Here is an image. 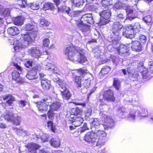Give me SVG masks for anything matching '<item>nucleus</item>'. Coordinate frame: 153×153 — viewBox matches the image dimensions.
I'll list each match as a JSON object with an SVG mask.
<instances>
[{
    "label": "nucleus",
    "mask_w": 153,
    "mask_h": 153,
    "mask_svg": "<svg viewBox=\"0 0 153 153\" xmlns=\"http://www.w3.org/2000/svg\"><path fill=\"white\" fill-rule=\"evenodd\" d=\"M64 52L68 59L74 62L83 64L87 61L83 50L79 47L75 48L73 46L68 45L64 49Z\"/></svg>",
    "instance_id": "1"
},
{
    "label": "nucleus",
    "mask_w": 153,
    "mask_h": 153,
    "mask_svg": "<svg viewBox=\"0 0 153 153\" xmlns=\"http://www.w3.org/2000/svg\"><path fill=\"white\" fill-rule=\"evenodd\" d=\"M36 32L32 33L26 32L21 34L20 39L16 43L13 44L14 50L16 52L19 51L22 48H25L31 44L37 36Z\"/></svg>",
    "instance_id": "2"
},
{
    "label": "nucleus",
    "mask_w": 153,
    "mask_h": 153,
    "mask_svg": "<svg viewBox=\"0 0 153 153\" xmlns=\"http://www.w3.org/2000/svg\"><path fill=\"white\" fill-rule=\"evenodd\" d=\"M118 115L122 118L128 117L131 121H134L135 118V112L133 111H130L129 114L124 107H120L118 108L117 110Z\"/></svg>",
    "instance_id": "3"
},
{
    "label": "nucleus",
    "mask_w": 153,
    "mask_h": 153,
    "mask_svg": "<svg viewBox=\"0 0 153 153\" xmlns=\"http://www.w3.org/2000/svg\"><path fill=\"white\" fill-rule=\"evenodd\" d=\"M98 131H91L87 132L83 137V140L88 143L94 144L98 140Z\"/></svg>",
    "instance_id": "4"
},
{
    "label": "nucleus",
    "mask_w": 153,
    "mask_h": 153,
    "mask_svg": "<svg viewBox=\"0 0 153 153\" xmlns=\"http://www.w3.org/2000/svg\"><path fill=\"white\" fill-rule=\"evenodd\" d=\"M11 65L15 67L19 71H14L12 73V79L16 81L17 82L22 83L23 82V80L20 77V74L22 71L21 67L18 65L17 63L12 62Z\"/></svg>",
    "instance_id": "5"
},
{
    "label": "nucleus",
    "mask_w": 153,
    "mask_h": 153,
    "mask_svg": "<svg viewBox=\"0 0 153 153\" xmlns=\"http://www.w3.org/2000/svg\"><path fill=\"white\" fill-rule=\"evenodd\" d=\"M123 27V26L119 22L114 23L111 30L112 36L118 39H120L121 30Z\"/></svg>",
    "instance_id": "6"
},
{
    "label": "nucleus",
    "mask_w": 153,
    "mask_h": 153,
    "mask_svg": "<svg viewBox=\"0 0 153 153\" xmlns=\"http://www.w3.org/2000/svg\"><path fill=\"white\" fill-rule=\"evenodd\" d=\"M136 33L133 27L130 26L123 28V35L128 38L131 39L134 37Z\"/></svg>",
    "instance_id": "7"
},
{
    "label": "nucleus",
    "mask_w": 153,
    "mask_h": 153,
    "mask_svg": "<svg viewBox=\"0 0 153 153\" xmlns=\"http://www.w3.org/2000/svg\"><path fill=\"white\" fill-rule=\"evenodd\" d=\"M98 133V140L94 144L97 146H102L104 145L105 143V139L106 134L104 131H99Z\"/></svg>",
    "instance_id": "8"
},
{
    "label": "nucleus",
    "mask_w": 153,
    "mask_h": 153,
    "mask_svg": "<svg viewBox=\"0 0 153 153\" xmlns=\"http://www.w3.org/2000/svg\"><path fill=\"white\" fill-rule=\"evenodd\" d=\"M125 8L123 9V10L126 11V15L128 16V17L126 18V19L131 21L137 17V13H134L133 10L131 7L126 4Z\"/></svg>",
    "instance_id": "9"
},
{
    "label": "nucleus",
    "mask_w": 153,
    "mask_h": 153,
    "mask_svg": "<svg viewBox=\"0 0 153 153\" xmlns=\"http://www.w3.org/2000/svg\"><path fill=\"white\" fill-rule=\"evenodd\" d=\"M60 87L59 89L61 91L62 98L64 100H68L71 97V96L70 92L67 90L66 87L63 85H61L59 84Z\"/></svg>",
    "instance_id": "10"
},
{
    "label": "nucleus",
    "mask_w": 153,
    "mask_h": 153,
    "mask_svg": "<svg viewBox=\"0 0 153 153\" xmlns=\"http://www.w3.org/2000/svg\"><path fill=\"white\" fill-rule=\"evenodd\" d=\"M100 115L102 119V120L107 124L108 127H111L113 126L114 125V121L112 118L111 117H108L102 111H100Z\"/></svg>",
    "instance_id": "11"
},
{
    "label": "nucleus",
    "mask_w": 153,
    "mask_h": 153,
    "mask_svg": "<svg viewBox=\"0 0 153 153\" xmlns=\"http://www.w3.org/2000/svg\"><path fill=\"white\" fill-rule=\"evenodd\" d=\"M24 28L26 30L28 31L27 32H31L32 33H34L35 32H36V34L37 35L38 30L36 25L34 22L25 25Z\"/></svg>",
    "instance_id": "12"
},
{
    "label": "nucleus",
    "mask_w": 153,
    "mask_h": 153,
    "mask_svg": "<svg viewBox=\"0 0 153 153\" xmlns=\"http://www.w3.org/2000/svg\"><path fill=\"white\" fill-rule=\"evenodd\" d=\"M80 22L91 25L93 24L94 23L92 14L90 13L83 15L81 18Z\"/></svg>",
    "instance_id": "13"
},
{
    "label": "nucleus",
    "mask_w": 153,
    "mask_h": 153,
    "mask_svg": "<svg viewBox=\"0 0 153 153\" xmlns=\"http://www.w3.org/2000/svg\"><path fill=\"white\" fill-rule=\"evenodd\" d=\"M102 126V125L100 123L99 120L95 118L91 124V129L92 131H101L100 130V127Z\"/></svg>",
    "instance_id": "14"
},
{
    "label": "nucleus",
    "mask_w": 153,
    "mask_h": 153,
    "mask_svg": "<svg viewBox=\"0 0 153 153\" xmlns=\"http://www.w3.org/2000/svg\"><path fill=\"white\" fill-rule=\"evenodd\" d=\"M28 52L32 56L36 58H39L41 55L39 48L37 47L31 48L29 49Z\"/></svg>",
    "instance_id": "15"
},
{
    "label": "nucleus",
    "mask_w": 153,
    "mask_h": 153,
    "mask_svg": "<svg viewBox=\"0 0 153 153\" xmlns=\"http://www.w3.org/2000/svg\"><path fill=\"white\" fill-rule=\"evenodd\" d=\"M73 118L71 117V120H69V121L72 123L73 125H75V126H80L82 123L84 121L83 118L81 116L74 117Z\"/></svg>",
    "instance_id": "16"
},
{
    "label": "nucleus",
    "mask_w": 153,
    "mask_h": 153,
    "mask_svg": "<svg viewBox=\"0 0 153 153\" xmlns=\"http://www.w3.org/2000/svg\"><path fill=\"white\" fill-rule=\"evenodd\" d=\"M103 97L104 99L108 101H114L115 100L113 92L111 90L105 91L103 94Z\"/></svg>",
    "instance_id": "17"
},
{
    "label": "nucleus",
    "mask_w": 153,
    "mask_h": 153,
    "mask_svg": "<svg viewBox=\"0 0 153 153\" xmlns=\"http://www.w3.org/2000/svg\"><path fill=\"white\" fill-rule=\"evenodd\" d=\"M76 23L78 28L80 30L82 31L83 33L88 31L89 30L90 26L87 25L85 24V23L80 22L79 21H77Z\"/></svg>",
    "instance_id": "18"
},
{
    "label": "nucleus",
    "mask_w": 153,
    "mask_h": 153,
    "mask_svg": "<svg viewBox=\"0 0 153 153\" xmlns=\"http://www.w3.org/2000/svg\"><path fill=\"white\" fill-rule=\"evenodd\" d=\"M131 49L133 51L137 52L141 51L142 50V46L140 42L137 40L132 41Z\"/></svg>",
    "instance_id": "19"
},
{
    "label": "nucleus",
    "mask_w": 153,
    "mask_h": 153,
    "mask_svg": "<svg viewBox=\"0 0 153 153\" xmlns=\"http://www.w3.org/2000/svg\"><path fill=\"white\" fill-rule=\"evenodd\" d=\"M26 77L29 80L36 79L38 77L37 72L34 70H31L28 71L26 75Z\"/></svg>",
    "instance_id": "20"
},
{
    "label": "nucleus",
    "mask_w": 153,
    "mask_h": 153,
    "mask_svg": "<svg viewBox=\"0 0 153 153\" xmlns=\"http://www.w3.org/2000/svg\"><path fill=\"white\" fill-rule=\"evenodd\" d=\"M111 15V11L109 9L104 10L100 13V15L101 17L105 20H108Z\"/></svg>",
    "instance_id": "21"
},
{
    "label": "nucleus",
    "mask_w": 153,
    "mask_h": 153,
    "mask_svg": "<svg viewBox=\"0 0 153 153\" xmlns=\"http://www.w3.org/2000/svg\"><path fill=\"white\" fill-rule=\"evenodd\" d=\"M41 86L45 90L49 89L51 87V81L47 79H42L41 81Z\"/></svg>",
    "instance_id": "22"
},
{
    "label": "nucleus",
    "mask_w": 153,
    "mask_h": 153,
    "mask_svg": "<svg viewBox=\"0 0 153 153\" xmlns=\"http://www.w3.org/2000/svg\"><path fill=\"white\" fill-rule=\"evenodd\" d=\"M137 110L135 112L137 113L139 115H141V116L146 117V115L148 114L147 110L143 108L141 106H138L136 107Z\"/></svg>",
    "instance_id": "23"
},
{
    "label": "nucleus",
    "mask_w": 153,
    "mask_h": 153,
    "mask_svg": "<svg viewBox=\"0 0 153 153\" xmlns=\"http://www.w3.org/2000/svg\"><path fill=\"white\" fill-rule=\"evenodd\" d=\"M51 145L54 148L59 147L60 145V142L58 138H52L50 141Z\"/></svg>",
    "instance_id": "24"
},
{
    "label": "nucleus",
    "mask_w": 153,
    "mask_h": 153,
    "mask_svg": "<svg viewBox=\"0 0 153 153\" xmlns=\"http://www.w3.org/2000/svg\"><path fill=\"white\" fill-rule=\"evenodd\" d=\"M7 32L8 33L13 36L16 35L19 33V30L15 27H9L7 29Z\"/></svg>",
    "instance_id": "25"
},
{
    "label": "nucleus",
    "mask_w": 153,
    "mask_h": 153,
    "mask_svg": "<svg viewBox=\"0 0 153 153\" xmlns=\"http://www.w3.org/2000/svg\"><path fill=\"white\" fill-rule=\"evenodd\" d=\"M39 147V145L34 143H29L27 146V147L28 148V151H33L34 150H36Z\"/></svg>",
    "instance_id": "26"
},
{
    "label": "nucleus",
    "mask_w": 153,
    "mask_h": 153,
    "mask_svg": "<svg viewBox=\"0 0 153 153\" xmlns=\"http://www.w3.org/2000/svg\"><path fill=\"white\" fill-rule=\"evenodd\" d=\"M54 8L53 4L50 2H47L45 3L43 5V10H53Z\"/></svg>",
    "instance_id": "27"
},
{
    "label": "nucleus",
    "mask_w": 153,
    "mask_h": 153,
    "mask_svg": "<svg viewBox=\"0 0 153 153\" xmlns=\"http://www.w3.org/2000/svg\"><path fill=\"white\" fill-rule=\"evenodd\" d=\"M24 18L22 16H18L13 20L14 24L19 26H21L23 23Z\"/></svg>",
    "instance_id": "28"
},
{
    "label": "nucleus",
    "mask_w": 153,
    "mask_h": 153,
    "mask_svg": "<svg viewBox=\"0 0 153 153\" xmlns=\"http://www.w3.org/2000/svg\"><path fill=\"white\" fill-rule=\"evenodd\" d=\"M117 50L120 54L125 53L128 51L127 46L123 45H119L117 48Z\"/></svg>",
    "instance_id": "29"
},
{
    "label": "nucleus",
    "mask_w": 153,
    "mask_h": 153,
    "mask_svg": "<svg viewBox=\"0 0 153 153\" xmlns=\"http://www.w3.org/2000/svg\"><path fill=\"white\" fill-rule=\"evenodd\" d=\"M61 106V103L58 101L53 102L50 106V109L55 111H58Z\"/></svg>",
    "instance_id": "30"
},
{
    "label": "nucleus",
    "mask_w": 153,
    "mask_h": 153,
    "mask_svg": "<svg viewBox=\"0 0 153 153\" xmlns=\"http://www.w3.org/2000/svg\"><path fill=\"white\" fill-rule=\"evenodd\" d=\"M13 116L12 112L7 111L5 114H3L1 115V117L4 118L5 120L7 121H12Z\"/></svg>",
    "instance_id": "31"
},
{
    "label": "nucleus",
    "mask_w": 153,
    "mask_h": 153,
    "mask_svg": "<svg viewBox=\"0 0 153 153\" xmlns=\"http://www.w3.org/2000/svg\"><path fill=\"white\" fill-rule=\"evenodd\" d=\"M39 111L42 112L44 111H46L48 109V107L46 105L44 104L43 102L42 101L40 102H38L37 106Z\"/></svg>",
    "instance_id": "32"
},
{
    "label": "nucleus",
    "mask_w": 153,
    "mask_h": 153,
    "mask_svg": "<svg viewBox=\"0 0 153 153\" xmlns=\"http://www.w3.org/2000/svg\"><path fill=\"white\" fill-rule=\"evenodd\" d=\"M71 2L77 7H80L84 2V0H71Z\"/></svg>",
    "instance_id": "33"
},
{
    "label": "nucleus",
    "mask_w": 153,
    "mask_h": 153,
    "mask_svg": "<svg viewBox=\"0 0 153 153\" xmlns=\"http://www.w3.org/2000/svg\"><path fill=\"white\" fill-rule=\"evenodd\" d=\"M126 4L120 2H118L115 3L114 6V9L115 10H120L126 8L125 5Z\"/></svg>",
    "instance_id": "34"
},
{
    "label": "nucleus",
    "mask_w": 153,
    "mask_h": 153,
    "mask_svg": "<svg viewBox=\"0 0 153 153\" xmlns=\"http://www.w3.org/2000/svg\"><path fill=\"white\" fill-rule=\"evenodd\" d=\"M116 19L119 22H124L127 19L125 18V15L123 13H120L116 16Z\"/></svg>",
    "instance_id": "35"
},
{
    "label": "nucleus",
    "mask_w": 153,
    "mask_h": 153,
    "mask_svg": "<svg viewBox=\"0 0 153 153\" xmlns=\"http://www.w3.org/2000/svg\"><path fill=\"white\" fill-rule=\"evenodd\" d=\"M112 4V0H102V6L105 8H109V5Z\"/></svg>",
    "instance_id": "36"
},
{
    "label": "nucleus",
    "mask_w": 153,
    "mask_h": 153,
    "mask_svg": "<svg viewBox=\"0 0 153 153\" xmlns=\"http://www.w3.org/2000/svg\"><path fill=\"white\" fill-rule=\"evenodd\" d=\"M78 72L83 77L88 74V71L85 68H83L78 69Z\"/></svg>",
    "instance_id": "37"
},
{
    "label": "nucleus",
    "mask_w": 153,
    "mask_h": 153,
    "mask_svg": "<svg viewBox=\"0 0 153 153\" xmlns=\"http://www.w3.org/2000/svg\"><path fill=\"white\" fill-rule=\"evenodd\" d=\"M111 70L110 68L108 66H104L101 69V71L99 73L100 76L107 74Z\"/></svg>",
    "instance_id": "38"
},
{
    "label": "nucleus",
    "mask_w": 153,
    "mask_h": 153,
    "mask_svg": "<svg viewBox=\"0 0 153 153\" xmlns=\"http://www.w3.org/2000/svg\"><path fill=\"white\" fill-rule=\"evenodd\" d=\"M143 20L148 25L151 26L153 23L152 21V17L149 15L144 17Z\"/></svg>",
    "instance_id": "39"
},
{
    "label": "nucleus",
    "mask_w": 153,
    "mask_h": 153,
    "mask_svg": "<svg viewBox=\"0 0 153 153\" xmlns=\"http://www.w3.org/2000/svg\"><path fill=\"white\" fill-rule=\"evenodd\" d=\"M81 76H76L75 77V82L76 85L78 89L82 87L81 83Z\"/></svg>",
    "instance_id": "40"
},
{
    "label": "nucleus",
    "mask_w": 153,
    "mask_h": 153,
    "mask_svg": "<svg viewBox=\"0 0 153 153\" xmlns=\"http://www.w3.org/2000/svg\"><path fill=\"white\" fill-rule=\"evenodd\" d=\"M87 126V124L86 123H84L82 127L80 128L76 131H75V132H77L78 133V135H79L88 129Z\"/></svg>",
    "instance_id": "41"
},
{
    "label": "nucleus",
    "mask_w": 153,
    "mask_h": 153,
    "mask_svg": "<svg viewBox=\"0 0 153 153\" xmlns=\"http://www.w3.org/2000/svg\"><path fill=\"white\" fill-rule=\"evenodd\" d=\"M90 79H85L82 85L81 88H80V89L81 90L82 89L84 88L86 89L90 87Z\"/></svg>",
    "instance_id": "42"
},
{
    "label": "nucleus",
    "mask_w": 153,
    "mask_h": 153,
    "mask_svg": "<svg viewBox=\"0 0 153 153\" xmlns=\"http://www.w3.org/2000/svg\"><path fill=\"white\" fill-rule=\"evenodd\" d=\"M35 136H36L37 138H41L43 142H45L48 141V136L46 134H43L41 136L35 134Z\"/></svg>",
    "instance_id": "43"
},
{
    "label": "nucleus",
    "mask_w": 153,
    "mask_h": 153,
    "mask_svg": "<svg viewBox=\"0 0 153 153\" xmlns=\"http://www.w3.org/2000/svg\"><path fill=\"white\" fill-rule=\"evenodd\" d=\"M52 101L51 98L49 97H45L42 101V102L44 103V104L48 107L50 105Z\"/></svg>",
    "instance_id": "44"
},
{
    "label": "nucleus",
    "mask_w": 153,
    "mask_h": 153,
    "mask_svg": "<svg viewBox=\"0 0 153 153\" xmlns=\"http://www.w3.org/2000/svg\"><path fill=\"white\" fill-rule=\"evenodd\" d=\"M47 126L48 128L51 130V131L54 133L55 131L56 128L53 125V121H48L47 122Z\"/></svg>",
    "instance_id": "45"
},
{
    "label": "nucleus",
    "mask_w": 153,
    "mask_h": 153,
    "mask_svg": "<svg viewBox=\"0 0 153 153\" xmlns=\"http://www.w3.org/2000/svg\"><path fill=\"white\" fill-rule=\"evenodd\" d=\"M30 5L31 8L33 10H36L39 8V5L38 2H35L30 3Z\"/></svg>",
    "instance_id": "46"
},
{
    "label": "nucleus",
    "mask_w": 153,
    "mask_h": 153,
    "mask_svg": "<svg viewBox=\"0 0 153 153\" xmlns=\"http://www.w3.org/2000/svg\"><path fill=\"white\" fill-rule=\"evenodd\" d=\"M120 39H118L117 38L114 36L111 37V42H110V44L114 46L119 44V40Z\"/></svg>",
    "instance_id": "47"
},
{
    "label": "nucleus",
    "mask_w": 153,
    "mask_h": 153,
    "mask_svg": "<svg viewBox=\"0 0 153 153\" xmlns=\"http://www.w3.org/2000/svg\"><path fill=\"white\" fill-rule=\"evenodd\" d=\"M21 120V118L20 117L17 116L16 117L13 116V118L12 120L13 123L14 125H18L19 124Z\"/></svg>",
    "instance_id": "48"
},
{
    "label": "nucleus",
    "mask_w": 153,
    "mask_h": 153,
    "mask_svg": "<svg viewBox=\"0 0 153 153\" xmlns=\"http://www.w3.org/2000/svg\"><path fill=\"white\" fill-rule=\"evenodd\" d=\"M53 65L51 63H45L43 67L45 69V70H51L52 68L53 67Z\"/></svg>",
    "instance_id": "49"
},
{
    "label": "nucleus",
    "mask_w": 153,
    "mask_h": 153,
    "mask_svg": "<svg viewBox=\"0 0 153 153\" xmlns=\"http://www.w3.org/2000/svg\"><path fill=\"white\" fill-rule=\"evenodd\" d=\"M10 10L6 8L2 11L1 15L4 17L8 16L10 15Z\"/></svg>",
    "instance_id": "50"
},
{
    "label": "nucleus",
    "mask_w": 153,
    "mask_h": 153,
    "mask_svg": "<svg viewBox=\"0 0 153 153\" xmlns=\"http://www.w3.org/2000/svg\"><path fill=\"white\" fill-rule=\"evenodd\" d=\"M14 130L17 134L23 132L25 133L26 135H29L30 134L28 133L27 131L23 130V129H19L17 128H14Z\"/></svg>",
    "instance_id": "51"
},
{
    "label": "nucleus",
    "mask_w": 153,
    "mask_h": 153,
    "mask_svg": "<svg viewBox=\"0 0 153 153\" xmlns=\"http://www.w3.org/2000/svg\"><path fill=\"white\" fill-rule=\"evenodd\" d=\"M79 13L78 11H74L71 10L68 15L71 17H76L78 16Z\"/></svg>",
    "instance_id": "52"
},
{
    "label": "nucleus",
    "mask_w": 153,
    "mask_h": 153,
    "mask_svg": "<svg viewBox=\"0 0 153 153\" xmlns=\"http://www.w3.org/2000/svg\"><path fill=\"white\" fill-rule=\"evenodd\" d=\"M18 4L22 7H25L28 5L26 0L19 1Z\"/></svg>",
    "instance_id": "53"
},
{
    "label": "nucleus",
    "mask_w": 153,
    "mask_h": 153,
    "mask_svg": "<svg viewBox=\"0 0 153 153\" xmlns=\"http://www.w3.org/2000/svg\"><path fill=\"white\" fill-rule=\"evenodd\" d=\"M27 102L25 100L18 101V104L19 107L21 108L25 107L26 105Z\"/></svg>",
    "instance_id": "54"
},
{
    "label": "nucleus",
    "mask_w": 153,
    "mask_h": 153,
    "mask_svg": "<svg viewBox=\"0 0 153 153\" xmlns=\"http://www.w3.org/2000/svg\"><path fill=\"white\" fill-rule=\"evenodd\" d=\"M117 47L110 44L107 46L108 50L110 52H112L114 51L116 49L117 50Z\"/></svg>",
    "instance_id": "55"
},
{
    "label": "nucleus",
    "mask_w": 153,
    "mask_h": 153,
    "mask_svg": "<svg viewBox=\"0 0 153 153\" xmlns=\"http://www.w3.org/2000/svg\"><path fill=\"white\" fill-rule=\"evenodd\" d=\"M40 24L43 26H47L49 25V22L44 19H42L40 21Z\"/></svg>",
    "instance_id": "56"
},
{
    "label": "nucleus",
    "mask_w": 153,
    "mask_h": 153,
    "mask_svg": "<svg viewBox=\"0 0 153 153\" xmlns=\"http://www.w3.org/2000/svg\"><path fill=\"white\" fill-rule=\"evenodd\" d=\"M15 101V98L13 96L10 97L7 101H6V103L9 106H12L13 103V102Z\"/></svg>",
    "instance_id": "57"
},
{
    "label": "nucleus",
    "mask_w": 153,
    "mask_h": 153,
    "mask_svg": "<svg viewBox=\"0 0 153 153\" xmlns=\"http://www.w3.org/2000/svg\"><path fill=\"white\" fill-rule=\"evenodd\" d=\"M138 83H139L138 81L137 80L135 79L131 81L129 84H128L127 85V87H128V86H129V87H131Z\"/></svg>",
    "instance_id": "58"
},
{
    "label": "nucleus",
    "mask_w": 153,
    "mask_h": 153,
    "mask_svg": "<svg viewBox=\"0 0 153 153\" xmlns=\"http://www.w3.org/2000/svg\"><path fill=\"white\" fill-rule=\"evenodd\" d=\"M113 85L116 90H118L119 89L120 84L118 80L117 79H114Z\"/></svg>",
    "instance_id": "59"
},
{
    "label": "nucleus",
    "mask_w": 153,
    "mask_h": 153,
    "mask_svg": "<svg viewBox=\"0 0 153 153\" xmlns=\"http://www.w3.org/2000/svg\"><path fill=\"white\" fill-rule=\"evenodd\" d=\"M140 85L139 83H138L133 86L131 87H129V86H128V87L130 88L131 90L133 91H136L138 90V89L140 88Z\"/></svg>",
    "instance_id": "60"
},
{
    "label": "nucleus",
    "mask_w": 153,
    "mask_h": 153,
    "mask_svg": "<svg viewBox=\"0 0 153 153\" xmlns=\"http://www.w3.org/2000/svg\"><path fill=\"white\" fill-rule=\"evenodd\" d=\"M140 41L142 43H145L147 40L146 36L143 35H140L139 36Z\"/></svg>",
    "instance_id": "61"
},
{
    "label": "nucleus",
    "mask_w": 153,
    "mask_h": 153,
    "mask_svg": "<svg viewBox=\"0 0 153 153\" xmlns=\"http://www.w3.org/2000/svg\"><path fill=\"white\" fill-rule=\"evenodd\" d=\"M111 21L109 20H104V19H101L100 21L99 22V25H103L106 24L107 23H109V22Z\"/></svg>",
    "instance_id": "62"
},
{
    "label": "nucleus",
    "mask_w": 153,
    "mask_h": 153,
    "mask_svg": "<svg viewBox=\"0 0 153 153\" xmlns=\"http://www.w3.org/2000/svg\"><path fill=\"white\" fill-rule=\"evenodd\" d=\"M82 113V111L77 108L76 109L75 112L74 113L75 117H78L79 116H81V114Z\"/></svg>",
    "instance_id": "63"
},
{
    "label": "nucleus",
    "mask_w": 153,
    "mask_h": 153,
    "mask_svg": "<svg viewBox=\"0 0 153 153\" xmlns=\"http://www.w3.org/2000/svg\"><path fill=\"white\" fill-rule=\"evenodd\" d=\"M43 45L46 47H48L50 43V41L47 38H45L42 41Z\"/></svg>",
    "instance_id": "64"
}]
</instances>
